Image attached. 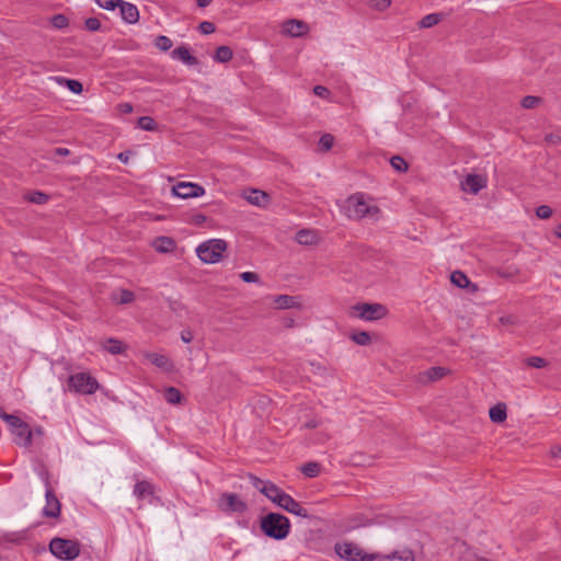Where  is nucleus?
Listing matches in <instances>:
<instances>
[{
  "mask_svg": "<svg viewBox=\"0 0 561 561\" xmlns=\"http://www.w3.org/2000/svg\"><path fill=\"white\" fill-rule=\"evenodd\" d=\"M295 239L299 244L309 245V244L316 243V234L311 230H308V229L299 230L296 233Z\"/></svg>",
  "mask_w": 561,
  "mask_h": 561,
  "instance_id": "nucleus-28",
  "label": "nucleus"
},
{
  "mask_svg": "<svg viewBox=\"0 0 561 561\" xmlns=\"http://www.w3.org/2000/svg\"><path fill=\"white\" fill-rule=\"evenodd\" d=\"M344 214L354 220H359L366 216L379 214V208L375 205H368L362 194L350 196L344 204Z\"/></svg>",
  "mask_w": 561,
  "mask_h": 561,
  "instance_id": "nucleus-2",
  "label": "nucleus"
},
{
  "mask_svg": "<svg viewBox=\"0 0 561 561\" xmlns=\"http://www.w3.org/2000/svg\"><path fill=\"white\" fill-rule=\"evenodd\" d=\"M247 201L255 206H266L270 202V196L267 193L261 190L252 188L249 195L245 196Z\"/></svg>",
  "mask_w": 561,
  "mask_h": 561,
  "instance_id": "nucleus-21",
  "label": "nucleus"
},
{
  "mask_svg": "<svg viewBox=\"0 0 561 561\" xmlns=\"http://www.w3.org/2000/svg\"><path fill=\"white\" fill-rule=\"evenodd\" d=\"M334 144V137L331 134H324L319 140V147L322 151H329Z\"/></svg>",
  "mask_w": 561,
  "mask_h": 561,
  "instance_id": "nucleus-39",
  "label": "nucleus"
},
{
  "mask_svg": "<svg viewBox=\"0 0 561 561\" xmlns=\"http://www.w3.org/2000/svg\"><path fill=\"white\" fill-rule=\"evenodd\" d=\"M0 417H1L4 422H7V424H8L9 426H10L13 422H18V421H16V419H18V416H16V415L9 414V413H7V412L2 411L1 409H0Z\"/></svg>",
  "mask_w": 561,
  "mask_h": 561,
  "instance_id": "nucleus-53",
  "label": "nucleus"
},
{
  "mask_svg": "<svg viewBox=\"0 0 561 561\" xmlns=\"http://www.w3.org/2000/svg\"><path fill=\"white\" fill-rule=\"evenodd\" d=\"M485 186L486 179L480 174H468L461 182L462 190L471 194H478Z\"/></svg>",
  "mask_w": 561,
  "mask_h": 561,
  "instance_id": "nucleus-13",
  "label": "nucleus"
},
{
  "mask_svg": "<svg viewBox=\"0 0 561 561\" xmlns=\"http://www.w3.org/2000/svg\"><path fill=\"white\" fill-rule=\"evenodd\" d=\"M489 416L493 423H503L507 417L506 405L504 403L493 405L489 411Z\"/></svg>",
  "mask_w": 561,
  "mask_h": 561,
  "instance_id": "nucleus-24",
  "label": "nucleus"
},
{
  "mask_svg": "<svg viewBox=\"0 0 561 561\" xmlns=\"http://www.w3.org/2000/svg\"><path fill=\"white\" fill-rule=\"evenodd\" d=\"M130 153H131L130 151H123V152L118 153L117 159L123 163H127L129 160Z\"/></svg>",
  "mask_w": 561,
  "mask_h": 561,
  "instance_id": "nucleus-60",
  "label": "nucleus"
},
{
  "mask_svg": "<svg viewBox=\"0 0 561 561\" xmlns=\"http://www.w3.org/2000/svg\"><path fill=\"white\" fill-rule=\"evenodd\" d=\"M25 198L33 204L43 205L46 204L49 199V196L41 191H34L28 193Z\"/></svg>",
  "mask_w": 561,
  "mask_h": 561,
  "instance_id": "nucleus-32",
  "label": "nucleus"
},
{
  "mask_svg": "<svg viewBox=\"0 0 561 561\" xmlns=\"http://www.w3.org/2000/svg\"><path fill=\"white\" fill-rule=\"evenodd\" d=\"M46 505L43 508V516L47 518H58L61 512V503L55 494V491L50 486L48 480H46Z\"/></svg>",
  "mask_w": 561,
  "mask_h": 561,
  "instance_id": "nucleus-10",
  "label": "nucleus"
},
{
  "mask_svg": "<svg viewBox=\"0 0 561 561\" xmlns=\"http://www.w3.org/2000/svg\"><path fill=\"white\" fill-rule=\"evenodd\" d=\"M50 21L53 26H55L56 28H65L69 25V20L64 14H56L51 18Z\"/></svg>",
  "mask_w": 561,
  "mask_h": 561,
  "instance_id": "nucleus-41",
  "label": "nucleus"
},
{
  "mask_svg": "<svg viewBox=\"0 0 561 561\" xmlns=\"http://www.w3.org/2000/svg\"><path fill=\"white\" fill-rule=\"evenodd\" d=\"M103 348L110 354L118 355L125 352L126 346L122 341L114 337H110L105 341Z\"/></svg>",
  "mask_w": 561,
  "mask_h": 561,
  "instance_id": "nucleus-25",
  "label": "nucleus"
},
{
  "mask_svg": "<svg viewBox=\"0 0 561 561\" xmlns=\"http://www.w3.org/2000/svg\"><path fill=\"white\" fill-rule=\"evenodd\" d=\"M260 492L276 505H278L280 499H283L284 494L286 493L284 490H282L279 486H277L275 483L271 481H266L262 489H260Z\"/></svg>",
  "mask_w": 561,
  "mask_h": 561,
  "instance_id": "nucleus-16",
  "label": "nucleus"
},
{
  "mask_svg": "<svg viewBox=\"0 0 561 561\" xmlns=\"http://www.w3.org/2000/svg\"><path fill=\"white\" fill-rule=\"evenodd\" d=\"M280 508L285 510L286 512L294 514L299 517L304 518H310L311 515L308 513V511L300 505L299 502H297L291 495L288 493H285L283 499H280V502L278 505Z\"/></svg>",
  "mask_w": 561,
  "mask_h": 561,
  "instance_id": "nucleus-12",
  "label": "nucleus"
},
{
  "mask_svg": "<svg viewBox=\"0 0 561 561\" xmlns=\"http://www.w3.org/2000/svg\"><path fill=\"white\" fill-rule=\"evenodd\" d=\"M164 400L170 404H179L183 400V394L175 387H168L163 392Z\"/></svg>",
  "mask_w": 561,
  "mask_h": 561,
  "instance_id": "nucleus-26",
  "label": "nucleus"
},
{
  "mask_svg": "<svg viewBox=\"0 0 561 561\" xmlns=\"http://www.w3.org/2000/svg\"><path fill=\"white\" fill-rule=\"evenodd\" d=\"M172 41L164 35H159L154 39V46L162 51H168L172 47Z\"/></svg>",
  "mask_w": 561,
  "mask_h": 561,
  "instance_id": "nucleus-37",
  "label": "nucleus"
},
{
  "mask_svg": "<svg viewBox=\"0 0 561 561\" xmlns=\"http://www.w3.org/2000/svg\"><path fill=\"white\" fill-rule=\"evenodd\" d=\"M181 340L184 343H191L193 340V332L188 329H185L181 332Z\"/></svg>",
  "mask_w": 561,
  "mask_h": 561,
  "instance_id": "nucleus-56",
  "label": "nucleus"
},
{
  "mask_svg": "<svg viewBox=\"0 0 561 561\" xmlns=\"http://www.w3.org/2000/svg\"><path fill=\"white\" fill-rule=\"evenodd\" d=\"M198 30L202 34L209 35L216 31V26L213 22L204 21L199 23Z\"/></svg>",
  "mask_w": 561,
  "mask_h": 561,
  "instance_id": "nucleus-45",
  "label": "nucleus"
},
{
  "mask_svg": "<svg viewBox=\"0 0 561 561\" xmlns=\"http://www.w3.org/2000/svg\"><path fill=\"white\" fill-rule=\"evenodd\" d=\"M526 364L533 368H543L548 365V362L539 356H531L526 359Z\"/></svg>",
  "mask_w": 561,
  "mask_h": 561,
  "instance_id": "nucleus-42",
  "label": "nucleus"
},
{
  "mask_svg": "<svg viewBox=\"0 0 561 561\" xmlns=\"http://www.w3.org/2000/svg\"><path fill=\"white\" fill-rule=\"evenodd\" d=\"M152 247L159 253H170L174 251L176 243L171 237L160 236L153 240Z\"/></svg>",
  "mask_w": 561,
  "mask_h": 561,
  "instance_id": "nucleus-19",
  "label": "nucleus"
},
{
  "mask_svg": "<svg viewBox=\"0 0 561 561\" xmlns=\"http://www.w3.org/2000/svg\"><path fill=\"white\" fill-rule=\"evenodd\" d=\"M274 304L277 309H301L302 305L299 297L289 295H278L274 298Z\"/></svg>",
  "mask_w": 561,
  "mask_h": 561,
  "instance_id": "nucleus-18",
  "label": "nucleus"
},
{
  "mask_svg": "<svg viewBox=\"0 0 561 561\" xmlns=\"http://www.w3.org/2000/svg\"><path fill=\"white\" fill-rule=\"evenodd\" d=\"M135 300V294L128 289H122L121 290V304H130Z\"/></svg>",
  "mask_w": 561,
  "mask_h": 561,
  "instance_id": "nucleus-47",
  "label": "nucleus"
},
{
  "mask_svg": "<svg viewBox=\"0 0 561 561\" xmlns=\"http://www.w3.org/2000/svg\"><path fill=\"white\" fill-rule=\"evenodd\" d=\"M49 551L59 560L72 561L79 557L81 543L77 539L55 537L49 542Z\"/></svg>",
  "mask_w": 561,
  "mask_h": 561,
  "instance_id": "nucleus-3",
  "label": "nucleus"
},
{
  "mask_svg": "<svg viewBox=\"0 0 561 561\" xmlns=\"http://www.w3.org/2000/svg\"><path fill=\"white\" fill-rule=\"evenodd\" d=\"M60 82H65L66 87L73 93L80 94L83 91V85L80 81L75 79H59Z\"/></svg>",
  "mask_w": 561,
  "mask_h": 561,
  "instance_id": "nucleus-38",
  "label": "nucleus"
},
{
  "mask_svg": "<svg viewBox=\"0 0 561 561\" xmlns=\"http://www.w3.org/2000/svg\"><path fill=\"white\" fill-rule=\"evenodd\" d=\"M336 554L347 561H374L375 557L365 552L357 545L348 541L336 542L334 546Z\"/></svg>",
  "mask_w": 561,
  "mask_h": 561,
  "instance_id": "nucleus-5",
  "label": "nucleus"
},
{
  "mask_svg": "<svg viewBox=\"0 0 561 561\" xmlns=\"http://www.w3.org/2000/svg\"><path fill=\"white\" fill-rule=\"evenodd\" d=\"M545 141L549 145H560L561 135L558 133H549L545 136Z\"/></svg>",
  "mask_w": 561,
  "mask_h": 561,
  "instance_id": "nucleus-50",
  "label": "nucleus"
},
{
  "mask_svg": "<svg viewBox=\"0 0 561 561\" xmlns=\"http://www.w3.org/2000/svg\"><path fill=\"white\" fill-rule=\"evenodd\" d=\"M33 435L42 437L44 435V430L41 426H38L33 431Z\"/></svg>",
  "mask_w": 561,
  "mask_h": 561,
  "instance_id": "nucleus-64",
  "label": "nucleus"
},
{
  "mask_svg": "<svg viewBox=\"0 0 561 561\" xmlns=\"http://www.w3.org/2000/svg\"><path fill=\"white\" fill-rule=\"evenodd\" d=\"M313 93L322 99H327L331 94L330 90L324 85H316L313 88Z\"/></svg>",
  "mask_w": 561,
  "mask_h": 561,
  "instance_id": "nucleus-51",
  "label": "nucleus"
},
{
  "mask_svg": "<svg viewBox=\"0 0 561 561\" xmlns=\"http://www.w3.org/2000/svg\"><path fill=\"white\" fill-rule=\"evenodd\" d=\"M353 310L356 311L357 317L366 321L382 319L388 313V309L381 304L359 302L353 306Z\"/></svg>",
  "mask_w": 561,
  "mask_h": 561,
  "instance_id": "nucleus-8",
  "label": "nucleus"
},
{
  "mask_svg": "<svg viewBox=\"0 0 561 561\" xmlns=\"http://www.w3.org/2000/svg\"><path fill=\"white\" fill-rule=\"evenodd\" d=\"M232 57H233L232 49L229 46H225V45L219 46L216 49L215 55H214V59L217 62H221V64L230 61L232 59Z\"/></svg>",
  "mask_w": 561,
  "mask_h": 561,
  "instance_id": "nucleus-27",
  "label": "nucleus"
},
{
  "mask_svg": "<svg viewBox=\"0 0 561 561\" xmlns=\"http://www.w3.org/2000/svg\"><path fill=\"white\" fill-rule=\"evenodd\" d=\"M249 478H250L253 486L256 488L259 491H260V489H262L264 483H266V481L261 480L260 478L255 477L254 474H249Z\"/></svg>",
  "mask_w": 561,
  "mask_h": 561,
  "instance_id": "nucleus-55",
  "label": "nucleus"
},
{
  "mask_svg": "<svg viewBox=\"0 0 561 561\" xmlns=\"http://www.w3.org/2000/svg\"><path fill=\"white\" fill-rule=\"evenodd\" d=\"M68 386L76 392L92 394L98 388L99 383L94 377L87 373H78L69 377Z\"/></svg>",
  "mask_w": 561,
  "mask_h": 561,
  "instance_id": "nucleus-7",
  "label": "nucleus"
},
{
  "mask_svg": "<svg viewBox=\"0 0 561 561\" xmlns=\"http://www.w3.org/2000/svg\"><path fill=\"white\" fill-rule=\"evenodd\" d=\"M551 455L553 458H559L561 457V447L560 446H554L551 448Z\"/></svg>",
  "mask_w": 561,
  "mask_h": 561,
  "instance_id": "nucleus-62",
  "label": "nucleus"
},
{
  "mask_svg": "<svg viewBox=\"0 0 561 561\" xmlns=\"http://www.w3.org/2000/svg\"><path fill=\"white\" fill-rule=\"evenodd\" d=\"M154 491V485L146 480L137 482L134 486V495L139 501L144 500L146 496H152Z\"/></svg>",
  "mask_w": 561,
  "mask_h": 561,
  "instance_id": "nucleus-20",
  "label": "nucleus"
},
{
  "mask_svg": "<svg viewBox=\"0 0 561 561\" xmlns=\"http://www.w3.org/2000/svg\"><path fill=\"white\" fill-rule=\"evenodd\" d=\"M500 322L503 325H514L517 323V318L513 314H507V316L501 317Z\"/></svg>",
  "mask_w": 561,
  "mask_h": 561,
  "instance_id": "nucleus-52",
  "label": "nucleus"
},
{
  "mask_svg": "<svg viewBox=\"0 0 561 561\" xmlns=\"http://www.w3.org/2000/svg\"><path fill=\"white\" fill-rule=\"evenodd\" d=\"M282 322L285 328H293L295 325V319L291 317H284Z\"/></svg>",
  "mask_w": 561,
  "mask_h": 561,
  "instance_id": "nucleus-59",
  "label": "nucleus"
},
{
  "mask_svg": "<svg viewBox=\"0 0 561 561\" xmlns=\"http://www.w3.org/2000/svg\"><path fill=\"white\" fill-rule=\"evenodd\" d=\"M54 153L56 156H60V157H67L70 154V150L67 149V148H61V147H58V148H55L54 149Z\"/></svg>",
  "mask_w": 561,
  "mask_h": 561,
  "instance_id": "nucleus-57",
  "label": "nucleus"
},
{
  "mask_svg": "<svg viewBox=\"0 0 561 561\" xmlns=\"http://www.w3.org/2000/svg\"><path fill=\"white\" fill-rule=\"evenodd\" d=\"M446 373L447 370L444 367L436 366L427 369L423 374V377H425L427 381H436L442 379L446 375Z\"/></svg>",
  "mask_w": 561,
  "mask_h": 561,
  "instance_id": "nucleus-29",
  "label": "nucleus"
},
{
  "mask_svg": "<svg viewBox=\"0 0 561 561\" xmlns=\"http://www.w3.org/2000/svg\"><path fill=\"white\" fill-rule=\"evenodd\" d=\"M541 102V98L527 95L524 96L520 104L524 108H535Z\"/></svg>",
  "mask_w": 561,
  "mask_h": 561,
  "instance_id": "nucleus-40",
  "label": "nucleus"
},
{
  "mask_svg": "<svg viewBox=\"0 0 561 561\" xmlns=\"http://www.w3.org/2000/svg\"><path fill=\"white\" fill-rule=\"evenodd\" d=\"M309 31V26L306 22L300 20H288L283 25V33L291 37H300Z\"/></svg>",
  "mask_w": 561,
  "mask_h": 561,
  "instance_id": "nucleus-14",
  "label": "nucleus"
},
{
  "mask_svg": "<svg viewBox=\"0 0 561 561\" xmlns=\"http://www.w3.org/2000/svg\"><path fill=\"white\" fill-rule=\"evenodd\" d=\"M18 422H13L9 427L14 436V443L22 447H30L32 445L33 431L30 425L18 416Z\"/></svg>",
  "mask_w": 561,
  "mask_h": 561,
  "instance_id": "nucleus-9",
  "label": "nucleus"
},
{
  "mask_svg": "<svg viewBox=\"0 0 561 561\" xmlns=\"http://www.w3.org/2000/svg\"><path fill=\"white\" fill-rule=\"evenodd\" d=\"M496 273L500 277L512 279L519 275V268L514 265L502 266L497 268Z\"/></svg>",
  "mask_w": 561,
  "mask_h": 561,
  "instance_id": "nucleus-33",
  "label": "nucleus"
},
{
  "mask_svg": "<svg viewBox=\"0 0 561 561\" xmlns=\"http://www.w3.org/2000/svg\"><path fill=\"white\" fill-rule=\"evenodd\" d=\"M192 220H193L194 224L201 225L204 221H206V216L203 215V214H196V215L193 216Z\"/></svg>",
  "mask_w": 561,
  "mask_h": 561,
  "instance_id": "nucleus-61",
  "label": "nucleus"
},
{
  "mask_svg": "<svg viewBox=\"0 0 561 561\" xmlns=\"http://www.w3.org/2000/svg\"><path fill=\"white\" fill-rule=\"evenodd\" d=\"M145 357L154 366L169 371L172 368L170 359L165 355L157 353H146Z\"/></svg>",
  "mask_w": 561,
  "mask_h": 561,
  "instance_id": "nucleus-23",
  "label": "nucleus"
},
{
  "mask_svg": "<svg viewBox=\"0 0 561 561\" xmlns=\"http://www.w3.org/2000/svg\"><path fill=\"white\" fill-rule=\"evenodd\" d=\"M137 125L139 128L147 130V131H154L158 129L157 123L150 116L139 117Z\"/></svg>",
  "mask_w": 561,
  "mask_h": 561,
  "instance_id": "nucleus-34",
  "label": "nucleus"
},
{
  "mask_svg": "<svg viewBox=\"0 0 561 561\" xmlns=\"http://www.w3.org/2000/svg\"><path fill=\"white\" fill-rule=\"evenodd\" d=\"M351 339L358 345H368L371 341L367 331H358L352 334Z\"/></svg>",
  "mask_w": 561,
  "mask_h": 561,
  "instance_id": "nucleus-36",
  "label": "nucleus"
},
{
  "mask_svg": "<svg viewBox=\"0 0 561 561\" xmlns=\"http://www.w3.org/2000/svg\"><path fill=\"white\" fill-rule=\"evenodd\" d=\"M440 20H442V14L431 13V14H427L424 18H422L421 21L419 22V25L422 28H428V27H432V26L438 24L440 22Z\"/></svg>",
  "mask_w": 561,
  "mask_h": 561,
  "instance_id": "nucleus-30",
  "label": "nucleus"
},
{
  "mask_svg": "<svg viewBox=\"0 0 561 561\" xmlns=\"http://www.w3.org/2000/svg\"><path fill=\"white\" fill-rule=\"evenodd\" d=\"M26 535H27L26 530H23V531H21L19 534H12L11 536H16V538H11L10 540L14 541V542H19L21 540H25L26 539Z\"/></svg>",
  "mask_w": 561,
  "mask_h": 561,
  "instance_id": "nucleus-58",
  "label": "nucleus"
},
{
  "mask_svg": "<svg viewBox=\"0 0 561 561\" xmlns=\"http://www.w3.org/2000/svg\"><path fill=\"white\" fill-rule=\"evenodd\" d=\"M213 0H196V3L199 8H206L211 3Z\"/></svg>",
  "mask_w": 561,
  "mask_h": 561,
  "instance_id": "nucleus-63",
  "label": "nucleus"
},
{
  "mask_svg": "<svg viewBox=\"0 0 561 561\" xmlns=\"http://www.w3.org/2000/svg\"><path fill=\"white\" fill-rule=\"evenodd\" d=\"M171 57L173 59L181 60L187 66H196L199 62L198 59L191 54L190 48L185 45H181L173 49L171 53Z\"/></svg>",
  "mask_w": 561,
  "mask_h": 561,
  "instance_id": "nucleus-15",
  "label": "nucleus"
},
{
  "mask_svg": "<svg viewBox=\"0 0 561 561\" xmlns=\"http://www.w3.org/2000/svg\"><path fill=\"white\" fill-rule=\"evenodd\" d=\"M173 194L181 198L199 197L205 194V188L196 183L180 182L172 188Z\"/></svg>",
  "mask_w": 561,
  "mask_h": 561,
  "instance_id": "nucleus-11",
  "label": "nucleus"
},
{
  "mask_svg": "<svg viewBox=\"0 0 561 561\" xmlns=\"http://www.w3.org/2000/svg\"><path fill=\"white\" fill-rule=\"evenodd\" d=\"M217 506L225 514H243L248 511L247 502L243 501L238 494L229 492L220 494L217 501Z\"/></svg>",
  "mask_w": 561,
  "mask_h": 561,
  "instance_id": "nucleus-6",
  "label": "nucleus"
},
{
  "mask_svg": "<svg viewBox=\"0 0 561 561\" xmlns=\"http://www.w3.org/2000/svg\"><path fill=\"white\" fill-rule=\"evenodd\" d=\"M552 213V208L548 205H540L536 208V215L540 219H549Z\"/></svg>",
  "mask_w": 561,
  "mask_h": 561,
  "instance_id": "nucleus-44",
  "label": "nucleus"
},
{
  "mask_svg": "<svg viewBox=\"0 0 561 561\" xmlns=\"http://www.w3.org/2000/svg\"><path fill=\"white\" fill-rule=\"evenodd\" d=\"M118 8L121 9L122 19L125 22L135 24L139 21V11L135 4L122 0Z\"/></svg>",
  "mask_w": 561,
  "mask_h": 561,
  "instance_id": "nucleus-17",
  "label": "nucleus"
},
{
  "mask_svg": "<svg viewBox=\"0 0 561 561\" xmlns=\"http://www.w3.org/2000/svg\"><path fill=\"white\" fill-rule=\"evenodd\" d=\"M391 167L398 172L408 171L409 164L401 156H393L390 159Z\"/></svg>",
  "mask_w": 561,
  "mask_h": 561,
  "instance_id": "nucleus-35",
  "label": "nucleus"
},
{
  "mask_svg": "<svg viewBox=\"0 0 561 561\" xmlns=\"http://www.w3.org/2000/svg\"><path fill=\"white\" fill-rule=\"evenodd\" d=\"M117 111L121 114H129L133 112V105L130 103H119L117 105Z\"/></svg>",
  "mask_w": 561,
  "mask_h": 561,
  "instance_id": "nucleus-54",
  "label": "nucleus"
},
{
  "mask_svg": "<svg viewBox=\"0 0 561 561\" xmlns=\"http://www.w3.org/2000/svg\"><path fill=\"white\" fill-rule=\"evenodd\" d=\"M289 519L280 514L270 512L260 519L261 531L268 538L274 540H283L290 533Z\"/></svg>",
  "mask_w": 561,
  "mask_h": 561,
  "instance_id": "nucleus-1",
  "label": "nucleus"
},
{
  "mask_svg": "<svg viewBox=\"0 0 561 561\" xmlns=\"http://www.w3.org/2000/svg\"><path fill=\"white\" fill-rule=\"evenodd\" d=\"M240 278L245 283H257L260 277L254 272H243L240 274Z\"/></svg>",
  "mask_w": 561,
  "mask_h": 561,
  "instance_id": "nucleus-48",
  "label": "nucleus"
},
{
  "mask_svg": "<svg viewBox=\"0 0 561 561\" xmlns=\"http://www.w3.org/2000/svg\"><path fill=\"white\" fill-rule=\"evenodd\" d=\"M451 283L459 288H468L471 286V291H476L478 289L477 285L471 284L468 276L461 271H455L450 275Z\"/></svg>",
  "mask_w": 561,
  "mask_h": 561,
  "instance_id": "nucleus-22",
  "label": "nucleus"
},
{
  "mask_svg": "<svg viewBox=\"0 0 561 561\" xmlns=\"http://www.w3.org/2000/svg\"><path fill=\"white\" fill-rule=\"evenodd\" d=\"M85 28L90 32H96L101 28V22L96 18H88L84 22Z\"/></svg>",
  "mask_w": 561,
  "mask_h": 561,
  "instance_id": "nucleus-46",
  "label": "nucleus"
},
{
  "mask_svg": "<svg viewBox=\"0 0 561 561\" xmlns=\"http://www.w3.org/2000/svg\"><path fill=\"white\" fill-rule=\"evenodd\" d=\"M391 0H371V7L378 11H383L389 8Z\"/></svg>",
  "mask_w": 561,
  "mask_h": 561,
  "instance_id": "nucleus-49",
  "label": "nucleus"
},
{
  "mask_svg": "<svg viewBox=\"0 0 561 561\" xmlns=\"http://www.w3.org/2000/svg\"><path fill=\"white\" fill-rule=\"evenodd\" d=\"M95 2L100 8L113 11L119 7L122 0H95Z\"/></svg>",
  "mask_w": 561,
  "mask_h": 561,
  "instance_id": "nucleus-43",
  "label": "nucleus"
},
{
  "mask_svg": "<svg viewBox=\"0 0 561 561\" xmlns=\"http://www.w3.org/2000/svg\"><path fill=\"white\" fill-rule=\"evenodd\" d=\"M321 466L318 462H307L301 467V472L308 478H316L319 476Z\"/></svg>",
  "mask_w": 561,
  "mask_h": 561,
  "instance_id": "nucleus-31",
  "label": "nucleus"
},
{
  "mask_svg": "<svg viewBox=\"0 0 561 561\" xmlns=\"http://www.w3.org/2000/svg\"><path fill=\"white\" fill-rule=\"evenodd\" d=\"M227 247V242L222 239H210L201 243L196 249V253L202 262L214 264L222 259Z\"/></svg>",
  "mask_w": 561,
  "mask_h": 561,
  "instance_id": "nucleus-4",
  "label": "nucleus"
}]
</instances>
